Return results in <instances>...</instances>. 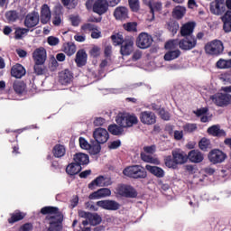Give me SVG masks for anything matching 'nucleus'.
Listing matches in <instances>:
<instances>
[{
  "label": "nucleus",
  "instance_id": "ea45409f",
  "mask_svg": "<svg viewBox=\"0 0 231 231\" xmlns=\"http://www.w3.org/2000/svg\"><path fill=\"white\" fill-rule=\"evenodd\" d=\"M5 19H7L9 23H15L19 20V12L15 10L7 11L5 13Z\"/></svg>",
  "mask_w": 231,
  "mask_h": 231
},
{
  "label": "nucleus",
  "instance_id": "a19ab883",
  "mask_svg": "<svg viewBox=\"0 0 231 231\" xmlns=\"http://www.w3.org/2000/svg\"><path fill=\"white\" fill-rule=\"evenodd\" d=\"M181 55V51L175 50V51H169L164 54V60H174L175 59H178Z\"/></svg>",
  "mask_w": 231,
  "mask_h": 231
},
{
  "label": "nucleus",
  "instance_id": "4d7b16f0",
  "mask_svg": "<svg viewBox=\"0 0 231 231\" xmlns=\"http://www.w3.org/2000/svg\"><path fill=\"white\" fill-rule=\"evenodd\" d=\"M159 116L162 118V120L169 121L171 120V114L169 111H166L164 108H161L158 112Z\"/></svg>",
  "mask_w": 231,
  "mask_h": 231
},
{
  "label": "nucleus",
  "instance_id": "6e6d98bb",
  "mask_svg": "<svg viewBox=\"0 0 231 231\" xmlns=\"http://www.w3.org/2000/svg\"><path fill=\"white\" fill-rule=\"evenodd\" d=\"M198 129V125L196 124L188 123L183 126L184 133H194Z\"/></svg>",
  "mask_w": 231,
  "mask_h": 231
},
{
  "label": "nucleus",
  "instance_id": "473e14b6",
  "mask_svg": "<svg viewBox=\"0 0 231 231\" xmlns=\"http://www.w3.org/2000/svg\"><path fill=\"white\" fill-rule=\"evenodd\" d=\"M80 171H82V166L78 165L76 162L69 163L66 168V172L69 176H76Z\"/></svg>",
  "mask_w": 231,
  "mask_h": 231
},
{
  "label": "nucleus",
  "instance_id": "ddd939ff",
  "mask_svg": "<svg viewBox=\"0 0 231 231\" xmlns=\"http://www.w3.org/2000/svg\"><path fill=\"white\" fill-rule=\"evenodd\" d=\"M210 12L214 15H223L226 12L225 0H215L210 4Z\"/></svg>",
  "mask_w": 231,
  "mask_h": 231
},
{
  "label": "nucleus",
  "instance_id": "774afa93",
  "mask_svg": "<svg viewBox=\"0 0 231 231\" xmlns=\"http://www.w3.org/2000/svg\"><path fill=\"white\" fill-rule=\"evenodd\" d=\"M90 55L91 57H94V59H97V57L100 56V48L95 46L90 50Z\"/></svg>",
  "mask_w": 231,
  "mask_h": 231
},
{
  "label": "nucleus",
  "instance_id": "2eb2a0df",
  "mask_svg": "<svg viewBox=\"0 0 231 231\" xmlns=\"http://www.w3.org/2000/svg\"><path fill=\"white\" fill-rule=\"evenodd\" d=\"M109 4L106 2V0H96L92 10L94 14H97V15H104V14L107 13L109 10Z\"/></svg>",
  "mask_w": 231,
  "mask_h": 231
},
{
  "label": "nucleus",
  "instance_id": "bf43d9fd",
  "mask_svg": "<svg viewBox=\"0 0 231 231\" xmlns=\"http://www.w3.org/2000/svg\"><path fill=\"white\" fill-rule=\"evenodd\" d=\"M34 73H36V75H44V73H46V69L42 64L35 63Z\"/></svg>",
  "mask_w": 231,
  "mask_h": 231
},
{
  "label": "nucleus",
  "instance_id": "f8f14e48",
  "mask_svg": "<svg viewBox=\"0 0 231 231\" xmlns=\"http://www.w3.org/2000/svg\"><path fill=\"white\" fill-rule=\"evenodd\" d=\"M93 138L97 143H106L109 140V132L106 128H96L93 132Z\"/></svg>",
  "mask_w": 231,
  "mask_h": 231
},
{
  "label": "nucleus",
  "instance_id": "4c0bfd02",
  "mask_svg": "<svg viewBox=\"0 0 231 231\" xmlns=\"http://www.w3.org/2000/svg\"><path fill=\"white\" fill-rule=\"evenodd\" d=\"M62 51L66 53L69 57H71V55H75L77 51V46L74 43L68 42L64 43L62 47Z\"/></svg>",
  "mask_w": 231,
  "mask_h": 231
},
{
  "label": "nucleus",
  "instance_id": "5fc2aeb1",
  "mask_svg": "<svg viewBox=\"0 0 231 231\" xmlns=\"http://www.w3.org/2000/svg\"><path fill=\"white\" fill-rule=\"evenodd\" d=\"M128 5L132 12H138L140 10V2L138 0H128Z\"/></svg>",
  "mask_w": 231,
  "mask_h": 231
},
{
  "label": "nucleus",
  "instance_id": "9b49d317",
  "mask_svg": "<svg viewBox=\"0 0 231 231\" xmlns=\"http://www.w3.org/2000/svg\"><path fill=\"white\" fill-rule=\"evenodd\" d=\"M208 158L211 163L216 165L217 163H223L226 160V153H224L219 149H213L208 154Z\"/></svg>",
  "mask_w": 231,
  "mask_h": 231
},
{
  "label": "nucleus",
  "instance_id": "423d86ee",
  "mask_svg": "<svg viewBox=\"0 0 231 231\" xmlns=\"http://www.w3.org/2000/svg\"><path fill=\"white\" fill-rule=\"evenodd\" d=\"M204 50L207 55L218 57V55L223 53L225 47L223 46V42L219 40H213L205 45Z\"/></svg>",
  "mask_w": 231,
  "mask_h": 231
},
{
  "label": "nucleus",
  "instance_id": "f03ea898",
  "mask_svg": "<svg viewBox=\"0 0 231 231\" xmlns=\"http://www.w3.org/2000/svg\"><path fill=\"white\" fill-rule=\"evenodd\" d=\"M176 44H178L180 50H183L184 51H189V50H194V47L198 46V40L196 39V36H184V38L180 41L171 40L165 43V48L166 50H172Z\"/></svg>",
  "mask_w": 231,
  "mask_h": 231
},
{
  "label": "nucleus",
  "instance_id": "de8ad7c7",
  "mask_svg": "<svg viewBox=\"0 0 231 231\" xmlns=\"http://www.w3.org/2000/svg\"><path fill=\"white\" fill-rule=\"evenodd\" d=\"M24 219V215L23 213L18 212L15 214H13L10 218H8V223L10 225H14V223H17V221H23Z\"/></svg>",
  "mask_w": 231,
  "mask_h": 231
},
{
  "label": "nucleus",
  "instance_id": "f3484780",
  "mask_svg": "<svg viewBox=\"0 0 231 231\" xmlns=\"http://www.w3.org/2000/svg\"><path fill=\"white\" fill-rule=\"evenodd\" d=\"M40 21L42 24H48L51 21V10L47 4L42 5L41 7Z\"/></svg>",
  "mask_w": 231,
  "mask_h": 231
},
{
  "label": "nucleus",
  "instance_id": "c756f323",
  "mask_svg": "<svg viewBox=\"0 0 231 231\" xmlns=\"http://www.w3.org/2000/svg\"><path fill=\"white\" fill-rule=\"evenodd\" d=\"M223 23V30L226 33H230L231 32V11H226L225 14L221 17Z\"/></svg>",
  "mask_w": 231,
  "mask_h": 231
},
{
  "label": "nucleus",
  "instance_id": "a878e982",
  "mask_svg": "<svg viewBox=\"0 0 231 231\" xmlns=\"http://www.w3.org/2000/svg\"><path fill=\"white\" fill-rule=\"evenodd\" d=\"M116 21H125L129 17V10L125 6H118L114 11Z\"/></svg>",
  "mask_w": 231,
  "mask_h": 231
},
{
  "label": "nucleus",
  "instance_id": "09e8293b",
  "mask_svg": "<svg viewBox=\"0 0 231 231\" xmlns=\"http://www.w3.org/2000/svg\"><path fill=\"white\" fill-rule=\"evenodd\" d=\"M13 88H14L15 93H17L18 95H23V93H24V89L26 87L24 85V82L18 81V82L14 83Z\"/></svg>",
  "mask_w": 231,
  "mask_h": 231
},
{
  "label": "nucleus",
  "instance_id": "412c9836",
  "mask_svg": "<svg viewBox=\"0 0 231 231\" xmlns=\"http://www.w3.org/2000/svg\"><path fill=\"white\" fill-rule=\"evenodd\" d=\"M172 158H174L177 165H183V163H187L189 162L188 154L183 151L174 150L171 152Z\"/></svg>",
  "mask_w": 231,
  "mask_h": 231
},
{
  "label": "nucleus",
  "instance_id": "2f4dec72",
  "mask_svg": "<svg viewBox=\"0 0 231 231\" xmlns=\"http://www.w3.org/2000/svg\"><path fill=\"white\" fill-rule=\"evenodd\" d=\"M208 134H211V136H217L218 138L221 136H226V132L221 129L219 125H216L208 128Z\"/></svg>",
  "mask_w": 231,
  "mask_h": 231
},
{
  "label": "nucleus",
  "instance_id": "7ed1b4c3",
  "mask_svg": "<svg viewBox=\"0 0 231 231\" xmlns=\"http://www.w3.org/2000/svg\"><path fill=\"white\" fill-rule=\"evenodd\" d=\"M124 176L133 178V180H145L147 178V171L142 165L127 166L123 170Z\"/></svg>",
  "mask_w": 231,
  "mask_h": 231
},
{
  "label": "nucleus",
  "instance_id": "c03bdc74",
  "mask_svg": "<svg viewBox=\"0 0 231 231\" xmlns=\"http://www.w3.org/2000/svg\"><path fill=\"white\" fill-rule=\"evenodd\" d=\"M217 68L218 69H230L231 59H229V60L220 59L219 60L217 61Z\"/></svg>",
  "mask_w": 231,
  "mask_h": 231
},
{
  "label": "nucleus",
  "instance_id": "6ab92c4d",
  "mask_svg": "<svg viewBox=\"0 0 231 231\" xmlns=\"http://www.w3.org/2000/svg\"><path fill=\"white\" fill-rule=\"evenodd\" d=\"M196 28L195 22H188L180 27L181 37H194V29Z\"/></svg>",
  "mask_w": 231,
  "mask_h": 231
},
{
  "label": "nucleus",
  "instance_id": "58836bf2",
  "mask_svg": "<svg viewBox=\"0 0 231 231\" xmlns=\"http://www.w3.org/2000/svg\"><path fill=\"white\" fill-rule=\"evenodd\" d=\"M187 13V9L183 6H176L172 11V15L175 19H183L185 17V14Z\"/></svg>",
  "mask_w": 231,
  "mask_h": 231
},
{
  "label": "nucleus",
  "instance_id": "7c9ffc66",
  "mask_svg": "<svg viewBox=\"0 0 231 231\" xmlns=\"http://www.w3.org/2000/svg\"><path fill=\"white\" fill-rule=\"evenodd\" d=\"M104 181H106V177L100 175L88 184V189L95 190V187H107V184Z\"/></svg>",
  "mask_w": 231,
  "mask_h": 231
},
{
  "label": "nucleus",
  "instance_id": "052dcab7",
  "mask_svg": "<svg viewBox=\"0 0 231 231\" xmlns=\"http://www.w3.org/2000/svg\"><path fill=\"white\" fill-rule=\"evenodd\" d=\"M79 147H81V149L88 150L89 147H91V144L88 143V141L84 137H79Z\"/></svg>",
  "mask_w": 231,
  "mask_h": 231
},
{
  "label": "nucleus",
  "instance_id": "69168bd1",
  "mask_svg": "<svg viewBox=\"0 0 231 231\" xmlns=\"http://www.w3.org/2000/svg\"><path fill=\"white\" fill-rule=\"evenodd\" d=\"M121 146H122V141L116 140V141L111 142L108 144V149L115 150V149H118V147H121Z\"/></svg>",
  "mask_w": 231,
  "mask_h": 231
},
{
  "label": "nucleus",
  "instance_id": "c9c22d12",
  "mask_svg": "<svg viewBox=\"0 0 231 231\" xmlns=\"http://www.w3.org/2000/svg\"><path fill=\"white\" fill-rule=\"evenodd\" d=\"M108 132L113 136H122L124 134V127L120 126V125H108Z\"/></svg>",
  "mask_w": 231,
  "mask_h": 231
},
{
  "label": "nucleus",
  "instance_id": "c85d7f7f",
  "mask_svg": "<svg viewBox=\"0 0 231 231\" xmlns=\"http://www.w3.org/2000/svg\"><path fill=\"white\" fill-rule=\"evenodd\" d=\"M11 75L15 79H22V77H24V75H26V69H24V67H23V65L17 63L12 67Z\"/></svg>",
  "mask_w": 231,
  "mask_h": 231
},
{
  "label": "nucleus",
  "instance_id": "8fccbe9b",
  "mask_svg": "<svg viewBox=\"0 0 231 231\" xmlns=\"http://www.w3.org/2000/svg\"><path fill=\"white\" fill-rule=\"evenodd\" d=\"M111 39L114 46H120L125 41L124 40V36H122L120 33L113 34Z\"/></svg>",
  "mask_w": 231,
  "mask_h": 231
},
{
  "label": "nucleus",
  "instance_id": "6e6552de",
  "mask_svg": "<svg viewBox=\"0 0 231 231\" xmlns=\"http://www.w3.org/2000/svg\"><path fill=\"white\" fill-rule=\"evenodd\" d=\"M152 36L147 32H141L136 38L135 44L141 50H147L152 46Z\"/></svg>",
  "mask_w": 231,
  "mask_h": 231
},
{
  "label": "nucleus",
  "instance_id": "b1692460",
  "mask_svg": "<svg viewBox=\"0 0 231 231\" xmlns=\"http://www.w3.org/2000/svg\"><path fill=\"white\" fill-rule=\"evenodd\" d=\"M133 46H134V42L131 39H125L123 43L121 44L120 53L123 56L131 55L133 53Z\"/></svg>",
  "mask_w": 231,
  "mask_h": 231
},
{
  "label": "nucleus",
  "instance_id": "0eeeda50",
  "mask_svg": "<svg viewBox=\"0 0 231 231\" xmlns=\"http://www.w3.org/2000/svg\"><path fill=\"white\" fill-rule=\"evenodd\" d=\"M116 194L121 198H138V191H136V189L127 184H118L116 188Z\"/></svg>",
  "mask_w": 231,
  "mask_h": 231
},
{
  "label": "nucleus",
  "instance_id": "864d4df0",
  "mask_svg": "<svg viewBox=\"0 0 231 231\" xmlns=\"http://www.w3.org/2000/svg\"><path fill=\"white\" fill-rule=\"evenodd\" d=\"M81 30H83V32H93V31H97L98 32V27L95 24H92L90 23H84L82 26H81Z\"/></svg>",
  "mask_w": 231,
  "mask_h": 231
},
{
  "label": "nucleus",
  "instance_id": "0e129e2a",
  "mask_svg": "<svg viewBox=\"0 0 231 231\" xmlns=\"http://www.w3.org/2000/svg\"><path fill=\"white\" fill-rule=\"evenodd\" d=\"M19 231H33V224L25 223L20 226Z\"/></svg>",
  "mask_w": 231,
  "mask_h": 231
},
{
  "label": "nucleus",
  "instance_id": "f704fd0d",
  "mask_svg": "<svg viewBox=\"0 0 231 231\" xmlns=\"http://www.w3.org/2000/svg\"><path fill=\"white\" fill-rule=\"evenodd\" d=\"M165 27L172 35H176L180 30V23L176 20H170L166 23Z\"/></svg>",
  "mask_w": 231,
  "mask_h": 231
},
{
  "label": "nucleus",
  "instance_id": "e433bc0d",
  "mask_svg": "<svg viewBox=\"0 0 231 231\" xmlns=\"http://www.w3.org/2000/svg\"><path fill=\"white\" fill-rule=\"evenodd\" d=\"M62 23V11L60 7H56L52 18V24L54 26H60Z\"/></svg>",
  "mask_w": 231,
  "mask_h": 231
},
{
  "label": "nucleus",
  "instance_id": "a18cd8bd",
  "mask_svg": "<svg viewBox=\"0 0 231 231\" xmlns=\"http://www.w3.org/2000/svg\"><path fill=\"white\" fill-rule=\"evenodd\" d=\"M150 14H152L151 21H154V12H162V3L155 2L149 5Z\"/></svg>",
  "mask_w": 231,
  "mask_h": 231
},
{
  "label": "nucleus",
  "instance_id": "13d9d810",
  "mask_svg": "<svg viewBox=\"0 0 231 231\" xmlns=\"http://www.w3.org/2000/svg\"><path fill=\"white\" fill-rule=\"evenodd\" d=\"M141 160H143V162H145L146 163H154L155 162V159L152 156H151L143 152H141Z\"/></svg>",
  "mask_w": 231,
  "mask_h": 231
},
{
  "label": "nucleus",
  "instance_id": "72a5a7b5",
  "mask_svg": "<svg viewBox=\"0 0 231 231\" xmlns=\"http://www.w3.org/2000/svg\"><path fill=\"white\" fill-rule=\"evenodd\" d=\"M52 154L54 158H63V156H66V146L55 144L52 148Z\"/></svg>",
  "mask_w": 231,
  "mask_h": 231
},
{
  "label": "nucleus",
  "instance_id": "680f3d73",
  "mask_svg": "<svg viewBox=\"0 0 231 231\" xmlns=\"http://www.w3.org/2000/svg\"><path fill=\"white\" fill-rule=\"evenodd\" d=\"M69 21L72 26H79L80 24V17L79 15H70Z\"/></svg>",
  "mask_w": 231,
  "mask_h": 231
},
{
  "label": "nucleus",
  "instance_id": "603ef678",
  "mask_svg": "<svg viewBox=\"0 0 231 231\" xmlns=\"http://www.w3.org/2000/svg\"><path fill=\"white\" fill-rule=\"evenodd\" d=\"M124 28L126 32H137L138 23L136 22H129L124 24Z\"/></svg>",
  "mask_w": 231,
  "mask_h": 231
},
{
  "label": "nucleus",
  "instance_id": "79ce46f5",
  "mask_svg": "<svg viewBox=\"0 0 231 231\" xmlns=\"http://www.w3.org/2000/svg\"><path fill=\"white\" fill-rule=\"evenodd\" d=\"M164 163L168 169H178V162L174 157L168 155L164 158Z\"/></svg>",
  "mask_w": 231,
  "mask_h": 231
},
{
  "label": "nucleus",
  "instance_id": "1a4fd4ad",
  "mask_svg": "<svg viewBox=\"0 0 231 231\" xmlns=\"http://www.w3.org/2000/svg\"><path fill=\"white\" fill-rule=\"evenodd\" d=\"M78 214L79 217H82L83 219H88L91 226H97V225H100L102 223V217H100L98 213H91L86 212L84 210H79Z\"/></svg>",
  "mask_w": 231,
  "mask_h": 231
},
{
  "label": "nucleus",
  "instance_id": "aec40b11",
  "mask_svg": "<svg viewBox=\"0 0 231 231\" xmlns=\"http://www.w3.org/2000/svg\"><path fill=\"white\" fill-rule=\"evenodd\" d=\"M35 64H44L46 62V50L44 48L36 49L32 53Z\"/></svg>",
  "mask_w": 231,
  "mask_h": 231
},
{
  "label": "nucleus",
  "instance_id": "9d476101",
  "mask_svg": "<svg viewBox=\"0 0 231 231\" xmlns=\"http://www.w3.org/2000/svg\"><path fill=\"white\" fill-rule=\"evenodd\" d=\"M40 23L39 12L32 11L24 17L23 24L29 31L35 28Z\"/></svg>",
  "mask_w": 231,
  "mask_h": 231
},
{
  "label": "nucleus",
  "instance_id": "bb28decb",
  "mask_svg": "<svg viewBox=\"0 0 231 231\" xmlns=\"http://www.w3.org/2000/svg\"><path fill=\"white\" fill-rule=\"evenodd\" d=\"M73 162H75L79 167H82V165H88L89 163V155L84 152H77L73 155Z\"/></svg>",
  "mask_w": 231,
  "mask_h": 231
},
{
  "label": "nucleus",
  "instance_id": "3c124183",
  "mask_svg": "<svg viewBox=\"0 0 231 231\" xmlns=\"http://www.w3.org/2000/svg\"><path fill=\"white\" fill-rule=\"evenodd\" d=\"M28 32H30V29H27V27L26 28L18 27L14 32V38L16 40L23 39V35H25V33H28Z\"/></svg>",
  "mask_w": 231,
  "mask_h": 231
},
{
  "label": "nucleus",
  "instance_id": "20e7f679",
  "mask_svg": "<svg viewBox=\"0 0 231 231\" xmlns=\"http://www.w3.org/2000/svg\"><path fill=\"white\" fill-rule=\"evenodd\" d=\"M116 122L123 129H127L138 124V117L134 114L119 113L116 118Z\"/></svg>",
  "mask_w": 231,
  "mask_h": 231
},
{
  "label": "nucleus",
  "instance_id": "4be33fe9",
  "mask_svg": "<svg viewBox=\"0 0 231 231\" xmlns=\"http://www.w3.org/2000/svg\"><path fill=\"white\" fill-rule=\"evenodd\" d=\"M188 160L191 163H201L205 160V156L199 150H191L188 153Z\"/></svg>",
  "mask_w": 231,
  "mask_h": 231
},
{
  "label": "nucleus",
  "instance_id": "a211bd4d",
  "mask_svg": "<svg viewBox=\"0 0 231 231\" xmlns=\"http://www.w3.org/2000/svg\"><path fill=\"white\" fill-rule=\"evenodd\" d=\"M59 82L62 86H68L73 82V72L66 69L59 73Z\"/></svg>",
  "mask_w": 231,
  "mask_h": 231
},
{
  "label": "nucleus",
  "instance_id": "dca6fc26",
  "mask_svg": "<svg viewBox=\"0 0 231 231\" xmlns=\"http://www.w3.org/2000/svg\"><path fill=\"white\" fill-rule=\"evenodd\" d=\"M139 118L142 124L145 125H153L156 124V114L151 111H143L140 113Z\"/></svg>",
  "mask_w": 231,
  "mask_h": 231
},
{
  "label": "nucleus",
  "instance_id": "f257e3e1",
  "mask_svg": "<svg viewBox=\"0 0 231 231\" xmlns=\"http://www.w3.org/2000/svg\"><path fill=\"white\" fill-rule=\"evenodd\" d=\"M41 214L45 217L49 226L47 231H62L64 228V215L57 207L45 206L42 208Z\"/></svg>",
  "mask_w": 231,
  "mask_h": 231
},
{
  "label": "nucleus",
  "instance_id": "393cba45",
  "mask_svg": "<svg viewBox=\"0 0 231 231\" xmlns=\"http://www.w3.org/2000/svg\"><path fill=\"white\" fill-rule=\"evenodd\" d=\"M111 196V189L109 188H101L89 195V199H100Z\"/></svg>",
  "mask_w": 231,
  "mask_h": 231
},
{
  "label": "nucleus",
  "instance_id": "4468645a",
  "mask_svg": "<svg viewBox=\"0 0 231 231\" xmlns=\"http://www.w3.org/2000/svg\"><path fill=\"white\" fill-rule=\"evenodd\" d=\"M97 207L103 208L104 210H119L120 209V203L116 200H99L96 203Z\"/></svg>",
  "mask_w": 231,
  "mask_h": 231
},
{
  "label": "nucleus",
  "instance_id": "49530a36",
  "mask_svg": "<svg viewBox=\"0 0 231 231\" xmlns=\"http://www.w3.org/2000/svg\"><path fill=\"white\" fill-rule=\"evenodd\" d=\"M89 154L91 156H97V154H100V151H102V146L100 143L96 142L93 144H90V147H88Z\"/></svg>",
  "mask_w": 231,
  "mask_h": 231
},
{
  "label": "nucleus",
  "instance_id": "5701e85b",
  "mask_svg": "<svg viewBox=\"0 0 231 231\" xmlns=\"http://www.w3.org/2000/svg\"><path fill=\"white\" fill-rule=\"evenodd\" d=\"M75 62L78 68H82L88 64V53L84 49L79 50L76 53Z\"/></svg>",
  "mask_w": 231,
  "mask_h": 231
},
{
  "label": "nucleus",
  "instance_id": "37998d69",
  "mask_svg": "<svg viewBox=\"0 0 231 231\" xmlns=\"http://www.w3.org/2000/svg\"><path fill=\"white\" fill-rule=\"evenodd\" d=\"M199 147L200 151L207 152V151H208V149H212V144L210 143V141L208 138L203 137L199 142Z\"/></svg>",
  "mask_w": 231,
  "mask_h": 231
},
{
  "label": "nucleus",
  "instance_id": "39448f33",
  "mask_svg": "<svg viewBox=\"0 0 231 231\" xmlns=\"http://www.w3.org/2000/svg\"><path fill=\"white\" fill-rule=\"evenodd\" d=\"M209 99L217 107H228V106H231V95L228 93L217 92L210 96Z\"/></svg>",
  "mask_w": 231,
  "mask_h": 231
},
{
  "label": "nucleus",
  "instance_id": "338daca9",
  "mask_svg": "<svg viewBox=\"0 0 231 231\" xmlns=\"http://www.w3.org/2000/svg\"><path fill=\"white\" fill-rule=\"evenodd\" d=\"M196 116H203V115H207L208 113V107H201L197 109V111L193 112Z\"/></svg>",
  "mask_w": 231,
  "mask_h": 231
},
{
  "label": "nucleus",
  "instance_id": "cd10ccee",
  "mask_svg": "<svg viewBox=\"0 0 231 231\" xmlns=\"http://www.w3.org/2000/svg\"><path fill=\"white\" fill-rule=\"evenodd\" d=\"M146 171L155 176V178H164L165 177V171L159 166H152L147 164L145 166Z\"/></svg>",
  "mask_w": 231,
  "mask_h": 231
},
{
  "label": "nucleus",
  "instance_id": "e2e57ef3",
  "mask_svg": "<svg viewBox=\"0 0 231 231\" xmlns=\"http://www.w3.org/2000/svg\"><path fill=\"white\" fill-rule=\"evenodd\" d=\"M47 42L50 46H57V44H59V42H60V41L59 40V38H57L55 36H50L47 39Z\"/></svg>",
  "mask_w": 231,
  "mask_h": 231
}]
</instances>
